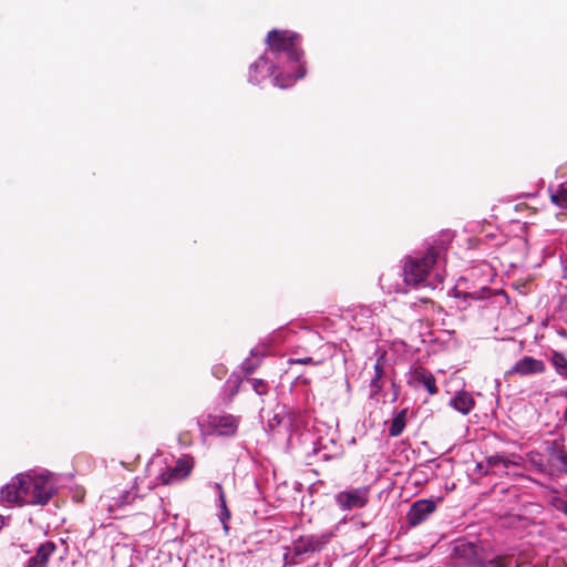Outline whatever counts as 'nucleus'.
Here are the masks:
<instances>
[{
  "label": "nucleus",
  "instance_id": "423d86ee",
  "mask_svg": "<svg viewBox=\"0 0 567 567\" xmlns=\"http://www.w3.org/2000/svg\"><path fill=\"white\" fill-rule=\"evenodd\" d=\"M248 384L258 399L256 400L257 405H262L264 399L262 396L266 395L269 391L268 383L262 379L257 378H239L238 375H231L227 380V385L229 389L228 396L231 400L241 389L243 385Z\"/></svg>",
  "mask_w": 567,
  "mask_h": 567
},
{
  "label": "nucleus",
  "instance_id": "aec40b11",
  "mask_svg": "<svg viewBox=\"0 0 567 567\" xmlns=\"http://www.w3.org/2000/svg\"><path fill=\"white\" fill-rule=\"evenodd\" d=\"M551 364L555 367L556 372L567 379V358L564 353L554 351L550 358Z\"/></svg>",
  "mask_w": 567,
  "mask_h": 567
},
{
  "label": "nucleus",
  "instance_id": "0eeeda50",
  "mask_svg": "<svg viewBox=\"0 0 567 567\" xmlns=\"http://www.w3.org/2000/svg\"><path fill=\"white\" fill-rule=\"evenodd\" d=\"M329 542V535H307L300 536L292 544L293 557L288 561V555L285 556L287 563L297 564L296 556L309 553L320 551Z\"/></svg>",
  "mask_w": 567,
  "mask_h": 567
},
{
  "label": "nucleus",
  "instance_id": "c756f323",
  "mask_svg": "<svg viewBox=\"0 0 567 567\" xmlns=\"http://www.w3.org/2000/svg\"><path fill=\"white\" fill-rule=\"evenodd\" d=\"M558 508L567 515V502H560V506Z\"/></svg>",
  "mask_w": 567,
  "mask_h": 567
},
{
  "label": "nucleus",
  "instance_id": "20e7f679",
  "mask_svg": "<svg viewBox=\"0 0 567 567\" xmlns=\"http://www.w3.org/2000/svg\"><path fill=\"white\" fill-rule=\"evenodd\" d=\"M195 467V458L189 454H184L175 461V464L162 467L157 475V481L162 485H172L186 480Z\"/></svg>",
  "mask_w": 567,
  "mask_h": 567
},
{
  "label": "nucleus",
  "instance_id": "393cba45",
  "mask_svg": "<svg viewBox=\"0 0 567 567\" xmlns=\"http://www.w3.org/2000/svg\"><path fill=\"white\" fill-rule=\"evenodd\" d=\"M258 364L252 363L250 360H247L243 363V371L245 373V378H250L255 370L257 369Z\"/></svg>",
  "mask_w": 567,
  "mask_h": 567
},
{
  "label": "nucleus",
  "instance_id": "dca6fc26",
  "mask_svg": "<svg viewBox=\"0 0 567 567\" xmlns=\"http://www.w3.org/2000/svg\"><path fill=\"white\" fill-rule=\"evenodd\" d=\"M411 382L422 384L431 395L439 392L434 375L423 367H416L413 369L411 372Z\"/></svg>",
  "mask_w": 567,
  "mask_h": 567
},
{
  "label": "nucleus",
  "instance_id": "9d476101",
  "mask_svg": "<svg viewBox=\"0 0 567 567\" xmlns=\"http://www.w3.org/2000/svg\"><path fill=\"white\" fill-rule=\"evenodd\" d=\"M560 473H567V453L553 442L548 447L547 474L553 476Z\"/></svg>",
  "mask_w": 567,
  "mask_h": 567
},
{
  "label": "nucleus",
  "instance_id": "f257e3e1",
  "mask_svg": "<svg viewBox=\"0 0 567 567\" xmlns=\"http://www.w3.org/2000/svg\"><path fill=\"white\" fill-rule=\"evenodd\" d=\"M55 491L51 474H19L2 489V498L18 505H47Z\"/></svg>",
  "mask_w": 567,
  "mask_h": 567
},
{
  "label": "nucleus",
  "instance_id": "2f4dec72",
  "mask_svg": "<svg viewBox=\"0 0 567 567\" xmlns=\"http://www.w3.org/2000/svg\"><path fill=\"white\" fill-rule=\"evenodd\" d=\"M216 488L218 489V492H219V496H220V495H221V493H224V489H223L221 485L217 483V484H216Z\"/></svg>",
  "mask_w": 567,
  "mask_h": 567
},
{
  "label": "nucleus",
  "instance_id": "39448f33",
  "mask_svg": "<svg viewBox=\"0 0 567 567\" xmlns=\"http://www.w3.org/2000/svg\"><path fill=\"white\" fill-rule=\"evenodd\" d=\"M456 563L470 567H485L484 549L476 543L465 539L455 542L453 548Z\"/></svg>",
  "mask_w": 567,
  "mask_h": 567
},
{
  "label": "nucleus",
  "instance_id": "1a4fd4ad",
  "mask_svg": "<svg viewBox=\"0 0 567 567\" xmlns=\"http://www.w3.org/2000/svg\"><path fill=\"white\" fill-rule=\"evenodd\" d=\"M546 371V365L544 361L535 359L529 355H525L519 359L508 371H506V377L519 375L527 377L534 374H543Z\"/></svg>",
  "mask_w": 567,
  "mask_h": 567
},
{
  "label": "nucleus",
  "instance_id": "473e14b6",
  "mask_svg": "<svg viewBox=\"0 0 567 567\" xmlns=\"http://www.w3.org/2000/svg\"><path fill=\"white\" fill-rule=\"evenodd\" d=\"M179 441L183 442L184 444H189L188 441H184V434L179 435Z\"/></svg>",
  "mask_w": 567,
  "mask_h": 567
},
{
  "label": "nucleus",
  "instance_id": "cd10ccee",
  "mask_svg": "<svg viewBox=\"0 0 567 567\" xmlns=\"http://www.w3.org/2000/svg\"><path fill=\"white\" fill-rule=\"evenodd\" d=\"M381 359L382 358H379L377 363L374 364V378H379V379H382L383 377V365L381 364Z\"/></svg>",
  "mask_w": 567,
  "mask_h": 567
},
{
  "label": "nucleus",
  "instance_id": "6e6552de",
  "mask_svg": "<svg viewBox=\"0 0 567 567\" xmlns=\"http://www.w3.org/2000/svg\"><path fill=\"white\" fill-rule=\"evenodd\" d=\"M370 488L362 486L349 491H342L336 496V502L343 511L363 508L369 503Z\"/></svg>",
  "mask_w": 567,
  "mask_h": 567
},
{
  "label": "nucleus",
  "instance_id": "9b49d317",
  "mask_svg": "<svg viewBox=\"0 0 567 567\" xmlns=\"http://www.w3.org/2000/svg\"><path fill=\"white\" fill-rule=\"evenodd\" d=\"M522 456L519 455H511V456H505V455H493V456H489L487 457L486 460V470L484 472V475H487V474H501L503 473L505 470L512 467V466H520L522 464Z\"/></svg>",
  "mask_w": 567,
  "mask_h": 567
},
{
  "label": "nucleus",
  "instance_id": "72a5a7b5",
  "mask_svg": "<svg viewBox=\"0 0 567 567\" xmlns=\"http://www.w3.org/2000/svg\"><path fill=\"white\" fill-rule=\"evenodd\" d=\"M2 526H3V518H2V516L0 515V529L2 528Z\"/></svg>",
  "mask_w": 567,
  "mask_h": 567
},
{
  "label": "nucleus",
  "instance_id": "6ab92c4d",
  "mask_svg": "<svg viewBox=\"0 0 567 567\" xmlns=\"http://www.w3.org/2000/svg\"><path fill=\"white\" fill-rule=\"evenodd\" d=\"M551 202L560 208H567V181L561 183L556 190H550Z\"/></svg>",
  "mask_w": 567,
  "mask_h": 567
},
{
  "label": "nucleus",
  "instance_id": "7c9ffc66",
  "mask_svg": "<svg viewBox=\"0 0 567 567\" xmlns=\"http://www.w3.org/2000/svg\"><path fill=\"white\" fill-rule=\"evenodd\" d=\"M476 468L480 473H482L484 475V472L486 468H484V465L482 463H477Z\"/></svg>",
  "mask_w": 567,
  "mask_h": 567
},
{
  "label": "nucleus",
  "instance_id": "4468645a",
  "mask_svg": "<svg viewBox=\"0 0 567 567\" xmlns=\"http://www.w3.org/2000/svg\"><path fill=\"white\" fill-rule=\"evenodd\" d=\"M56 551V545L47 540L42 543L35 550V554L29 558L25 567H48L51 557Z\"/></svg>",
  "mask_w": 567,
  "mask_h": 567
},
{
  "label": "nucleus",
  "instance_id": "a211bd4d",
  "mask_svg": "<svg viewBox=\"0 0 567 567\" xmlns=\"http://www.w3.org/2000/svg\"><path fill=\"white\" fill-rule=\"evenodd\" d=\"M408 409L401 410L392 420L389 427V435L391 437L400 436L406 426Z\"/></svg>",
  "mask_w": 567,
  "mask_h": 567
},
{
  "label": "nucleus",
  "instance_id": "b1692460",
  "mask_svg": "<svg viewBox=\"0 0 567 567\" xmlns=\"http://www.w3.org/2000/svg\"><path fill=\"white\" fill-rule=\"evenodd\" d=\"M382 379L373 377L370 383L371 395H377L382 390Z\"/></svg>",
  "mask_w": 567,
  "mask_h": 567
},
{
  "label": "nucleus",
  "instance_id": "f3484780",
  "mask_svg": "<svg viewBox=\"0 0 567 567\" xmlns=\"http://www.w3.org/2000/svg\"><path fill=\"white\" fill-rule=\"evenodd\" d=\"M456 411L466 415L475 405V401L471 393L466 391L458 392L450 403Z\"/></svg>",
  "mask_w": 567,
  "mask_h": 567
},
{
  "label": "nucleus",
  "instance_id": "a878e982",
  "mask_svg": "<svg viewBox=\"0 0 567 567\" xmlns=\"http://www.w3.org/2000/svg\"><path fill=\"white\" fill-rule=\"evenodd\" d=\"M412 306L414 308H421L423 306H430V307L433 308L434 307V301L432 299H430V298H420L416 301H414L412 303Z\"/></svg>",
  "mask_w": 567,
  "mask_h": 567
},
{
  "label": "nucleus",
  "instance_id": "5701e85b",
  "mask_svg": "<svg viewBox=\"0 0 567 567\" xmlns=\"http://www.w3.org/2000/svg\"><path fill=\"white\" fill-rule=\"evenodd\" d=\"M513 558L512 556H498L496 558L486 560L485 559V567H508L512 563Z\"/></svg>",
  "mask_w": 567,
  "mask_h": 567
},
{
  "label": "nucleus",
  "instance_id": "ddd939ff",
  "mask_svg": "<svg viewBox=\"0 0 567 567\" xmlns=\"http://www.w3.org/2000/svg\"><path fill=\"white\" fill-rule=\"evenodd\" d=\"M209 427L218 435H234L238 427V421L235 416L227 415H209Z\"/></svg>",
  "mask_w": 567,
  "mask_h": 567
},
{
  "label": "nucleus",
  "instance_id": "bb28decb",
  "mask_svg": "<svg viewBox=\"0 0 567 567\" xmlns=\"http://www.w3.org/2000/svg\"><path fill=\"white\" fill-rule=\"evenodd\" d=\"M290 364H317L318 362H315L311 357H305L301 359H290Z\"/></svg>",
  "mask_w": 567,
  "mask_h": 567
},
{
  "label": "nucleus",
  "instance_id": "c85d7f7f",
  "mask_svg": "<svg viewBox=\"0 0 567 567\" xmlns=\"http://www.w3.org/2000/svg\"><path fill=\"white\" fill-rule=\"evenodd\" d=\"M274 83H275V85H277V86H279V87H287V86L289 85V84H284V83H281V82H280V79H279V76H278V75H276V76L274 78Z\"/></svg>",
  "mask_w": 567,
  "mask_h": 567
},
{
  "label": "nucleus",
  "instance_id": "f03ea898",
  "mask_svg": "<svg viewBox=\"0 0 567 567\" xmlns=\"http://www.w3.org/2000/svg\"><path fill=\"white\" fill-rule=\"evenodd\" d=\"M300 35L290 30L274 29L267 33L266 43L274 53L286 52L290 61L298 63V73L293 80L302 79L306 69L301 62L303 50L300 48Z\"/></svg>",
  "mask_w": 567,
  "mask_h": 567
},
{
  "label": "nucleus",
  "instance_id": "2eb2a0df",
  "mask_svg": "<svg viewBox=\"0 0 567 567\" xmlns=\"http://www.w3.org/2000/svg\"><path fill=\"white\" fill-rule=\"evenodd\" d=\"M275 65L266 56L258 58L249 68V82L257 84L274 73Z\"/></svg>",
  "mask_w": 567,
  "mask_h": 567
},
{
  "label": "nucleus",
  "instance_id": "f8f14e48",
  "mask_svg": "<svg viewBox=\"0 0 567 567\" xmlns=\"http://www.w3.org/2000/svg\"><path fill=\"white\" fill-rule=\"evenodd\" d=\"M436 508V504L432 499H419L411 506L406 519L412 526H416L424 522Z\"/></svg>",
  "mask_w": 567,
  "mask_h": 567
},
{
  "label": "nucleus",
  "instance_id": "412c9836",
  "mask_svg": "<svg viewBox=\"0 0 567 567\" xmlns=\"http://www.w3.org/2000/svg\"><path fill=\"white\" fill-rule=\"evenodd\" d=\"M530 465L538 472L547 474V463H545L544 455L539 452L532 451L526 454Z\"/></svg>",
  "mask_w": 567,
  "mask_h": 567
},
{
  "label": "nucleus",
  "instance_id": "4be33fe9",
  "mask_svg": "<svg viewBox=\"0 0 567 567\" xmlns=\"http://www.w3.org/2000/svg\"><path fill=\"white\" fill-rule=\"evenodd\" d=\"M220 507H221L220 520L223 523L224 530L227 533L228 528H229L227 522L230 518V511L228 509V507L226 505L225 493H221V495H220Z\"/></svg>",
  "mask_w": 567,
  "mask_h": 567
},
{
  "label": "nucleus",
  "instance_id": "7ed1b4c3",
  "mask_svg": "<svg viewBox=\"0 0 567 567\" xmlns=\"http://www.w3.org/2000/svg\"><path fill=\"white\" fill-rule=\"evenodd\" d=\"M437 258L439 249L433 246L422 255L406 257L403 266L404 282L413 287L424 285Z\"/></svg>",
  "mask_w": 567,
  "mask_h": 567
}]
</instances>
